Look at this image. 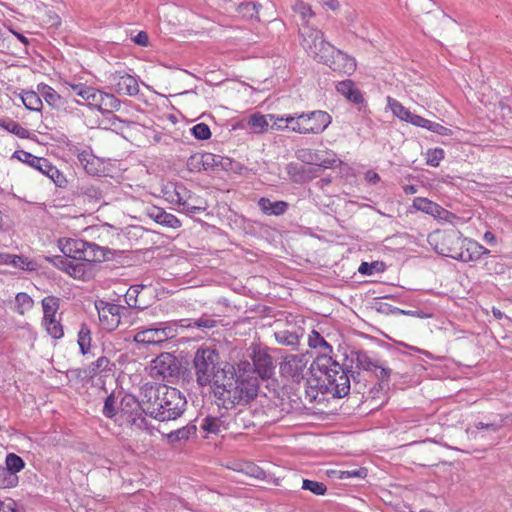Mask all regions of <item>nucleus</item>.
<instances>
[{"label":"nucleus","instance_id":"nucleus-1","mask_svg":"<svg viewBox=\"0 0 512 512\" xmlns=\"http://www.w3.org/2000/svg\"><path fill=\"white\" fill-rule=\"evenodd\" d=\"M185 396L176 388L164 384L142 385L143 412L158 421L179 418L186 408Z\"/></svg>","mask_w":512,"mask_h":512},{"label":"nucleus","instance_id":"nucleus-2","mask_svg":"<svg viewBox=\"0 0 512 512\" xmlns=\"http://www.w3.org/2000/svg\"><path fill=\"white\" fill-rule=\"evenodd\" d=\"M259 391L258 378L253 375H240L234 378V373L228 371L226 378L213 389L215 398L225 408L239 404H248L255 399Z\"/></svg>","mask_w":512,"mask_h":512},{"label":"nucleus","instance_id":"nucleus-3","mask_svg":"<svg viewBox=\"0 0 512 512\" xmlns=\"http://www.w3.org/2000/svg\"><path fill=\"white\" fill-rule=\"evenodd\" d=\"M428 243L437 253L463 262L477 261L480 258L478 244L462 239L460 232L455 229L436 230L430 233Z\"/></svg>","mask_w":512,"mask_h":512},{"label":"nucleus","instance_id":"nucleus-4","mask_svg":"<svg viewBox=\"0 0 512 512\" xmlns=\"http://www.w3.org/2000/svg\"><path fill=\"white\" fill-rule=\"evenodd\" d=\"M195 381L199 387L217 384L226 378L228 371L222 367L220 354L215 346L203 344L197 348L192 360Z\"/></svg>","mask_w":512,"mask_h":512},{"label":"nucleus","instance_id":"nucleus-5","mask_svg":"<svg viewBox=\"0 0 512 512\" xmlns=\"http://www.w3.org/2000/svg\"><path fill=\"white\" fill-rule=\"evenodd\" d=\"M315 364L329 394L336 398L348 395L351 390L350 371L327 355L317 357Z\"/></svg>","mask_w":512,"mask_h":512},{"label":"nucleus","instance_id":"nucleus-6","mask_svg":"<svg viewBox=\"0 0 512 512\" xmlns=\"http://www.w3.org/2000/svg\"><path fill=\"white\" fill-rule=\"evenodd\" d=\"M301 34L303 36L302 45L308 54L318 62L328 65L337 49L324 40L323 33L319 30L310 29L302 31Z\"/></svg>","mask_w":512,"mask_h":512},{"label":"nucleus","instance_id":"nucleus-7","mask_svg":"<svg viewBox=\"0 0 512 512\" xmlns=\"http://www.w3.org/2000/svg\"><path fill=\"white\" fill-rule=\"evenodd\" d=\"M308 361L304 354L286 355L279 364L281 376L293 383H300L307 374Z\"/></svg>","mask_w":512,"mask_h":512},{"label":"nucleus","instance_id":"nucleus-8","mask_svg":"<svg viewBox=\"0 0 512 512\" xmlns=\"http://www.w3.org/2000/svg\"><path fill=\"white\" fill-rule=\"evenodd\" d=\"M43 320L42 323L47 333L54 339H60L64 335L63 326L57 313L60 307V299L55 296H47L42 300Z\"/></svg>","mask_w":512,"mask_h":512},{"label":"nucleus","instance_id":"nucleus-9","mask_svg":"<svg viewBox=\"0 0 512 512\" xmlns=\"http://www.w3.org/2000/svg\"><path fill=\"white\" fill-rule=\"evenodd\" d=\"M47 260L53 263L55 267L60 270L65 271L71 277L75 279L85 280L90 278L92 275L91 265L89 263H84L82 261L68 260L67 258H63L62 256H54L53 258H48Z\"/></svg>","mask_w":512,"mask_h":512},{"label":"nucleus","instance_id":"nucleus-10","mask_svg":"<svg viewBox=\"0 0 512 512\" xmlns=\"http://www.w3.org/2000/svg\"><path fill=\"white\" fill-rule=\"evenodd\" d=\"M355 355L358 371L370 372L377 380L386 381L389 379L391 370L385 367L379 360L370 356L365 351H358Z\"/></svg>","mask_w":512,"mask_h":512},{"label":"nucleus","instance_id":"nucleus-11","mask_svg":"<svg viewBox=\"0 0 512 512\" xmlns=\"http://www.w3.org/2000/svg\"><path fill=\"white\" fill-rule=\"evenodd\" d=\"M109 88L120 95L135 96L139 93V85L132 75L116 71L108 76Z\"/></svg>","mask_w":512,"mask_h":512},{"label":"nucleus","instance_id":"nucleus-12","mask_svg":"<svg viewBox=\"0 0 512 512\" xmlns=\"http://www.w3.org/2000/svg\"><path fill=\"white\" fill-rule=\"evenodd\" d=\"M176 330L171 326L159 327V328H146L139 330L134 335V341L136 343L146 345H159L168 339L175 337Z\"/></svg>","mask_w":512,"mask_h":512},{"label":"nucleus","instance_id":"nucleus-13","mask_svg":"<svg viewBox=\"0 0 512 512\" xmlns=\"http://www.w3.org/2000/svg\"><path fill=\"white\" fill-rule=\"evenodd\" d=\"M179 372V366L176 357L170 353H162L151 363L150 375L163 380L173 377Z\"/></svg>","mask_w":512,"mask_h":512},{"label":"nucleus","instance_id":"nucleus-14","mask_svg":"<svg viewBox=\"0 0 512 512\" xmlns=\"http://www.w3.org/2000/svg\"><path fill=\"white\" fill-rule=\"evenodd\" d=\"M5 464V468L0 467V488L15 487L18 483L16 473L24 468L25 463L20 456L9 453L6 456Z\"/></svg>","mask_w":512,"mask_h":512},{"label":"nucleus","instance_id":"nucleus-15","mask_svg":"<svg viewBox=\"0 0 512 512\" xmlns=\"http://www.w3.org/2000/svg\"><path fill=\"white\" fill-rule=\"evenodd\" d=\"M251 352V358L255 367V370L262 379H269L273 376L275 371V365L271 355L268 353L267 348L260 347L258 345L253 346Z\"/></svg>","mask_w":512,"mask_h":512},{"label":"nucleus","instance_id":"nucleus-16","mask_svg":"<svg viewBox=\"0 0 512 512\" xmlns=\"http://www.w3.org/2000/svg\"><path fill=\"white\" fill-rule=\"evenodd\" d=\"M301 124L304 134H318L323 132L331 123V116L324 111L317 110L309 113H301Z\"/></svg>","mask_w":512,"mask_h":512},{"label":"nucleus","instance_id":"nucleus-17","mask_svg":"<svg viewBox=\"0 0 512 512\" xmlns=\"http://www.w3.org/2000/svg\"><path fill=\"white\" fill-rule=\"evenodd\" d=\"M89 98L86 99V104L89 107L98 109L102 112H110L113 110H119L121 102L113 94L103 92L94 87L91 88Z\"/></svg>","mask_w":512,"mask_h":512},{"label":"nucleus","instance_id":"nucleus-18","mask_svg":"<svg viewBox=\"0 0 512 512\" xmlns=\"http://www.w3.org/2000/svg\"><path fill=\"white\" fill-rule=\"evenodd\" d=\"M89 98L86 99V104L89 107L98 109L102 112H110L113 110H119L121 102L113 94L103 92L94 87L91 88Z\"/></svg>","mask_w":512,"mask_h":512},{"label":"nucleus","instance_id":"nucleus-19","mask_svg":"<svg viewBox=\"0 0 512 512\" xmlns=\"http://www.w3.org/2000/svg\"><path fill=\"white\" fill-rule=\"evenodd\" d=\"M96 308L103 329L113 331L118 328L120 324L121 306L101 301L99 304H96Z\"/></svg>","mask_w":512,"mask_h":512},{"label":"nucleus","instance_id":"nucleus-20","mask_svg":"<svg viewBox=\"0 0 512 512\" xmlns=\"http://www.w3.org/2000/svg\"><path fill=\"white\" fill-rule=\"evenodd\" d=\"M325 383L322 381V377H312L306 382L303 396H300V400L304 404L321 403L326 400V395L329 394L328 390L325 389Z\"/></svg>","mask_w":512,"mask_h":512},{"label":"nucleus","instance_id":"nucleus-21","mask_svg":"<svg viewBox=\"0 0 512 512\" xmlns=\"http://www.w3.org/2000/svg\"><path fill=\"white\" fill-rule=\"evenodd\" d=\"M413 206L415 209L419 211H422L437 219L444 220L447 222H451V220L455 217L451 212L442 208L440 205L430 201L427 198H415L413 201Z\"/></svg>","mask_w":512,"mask_h":512},{"label":"nucleus","instance_id":"nucleus-22","mask_svg":"<svg viewBox=\"0 0 512 512\" xmlns=\"http://www.w3.org/2000/svg\"><path fill=\"white\" fill-rule=\"evenodd\" d=\"M501 401L505 402L507 411L501 412L497 420L482 423V438H485L486 435L490 432L497 431L505 423H512V395L502 394Z\"/></svg>","mask_w":512,"mask_h":512},{"label":"nucleus","instance_id":"nucleus-23","mask_svg":"<svg viewBox=\"0 0 512 512\" xmlns=\"http://www.w3.org/2000/svg\"><path fill=\"white\" fill-rule=\"evenodd\" d=\"M79 164L92 176H98L104 172L103 162L89 150L75 151Z\"/></svg>","mask_w":512,"mask_h":512},{"label":"nucleus","instance_id":"nucleus-24","mask_svg":"<svg viewBox=\"0 0 512 512\" xmlns=\"http://www.w3.org/2000/svg\"><path fill=\"white\" fill-rule=\"evenodd\" d=\"M252 426H255L254 415L249 408L240 409L233 417H230L228 428L233 433H241Z\"/></svg>","mask_w":512,"mask_h":512},{"label":"nucleus","instance_id":"nucleus-25","mask_svg":"<svg viewBox=\"0 0 512 512\" xmlns=\"http://www.w3.org/2000/svg\"><path fill=\"white\" fill-rule=\"evenodd\" d=\"M143 412L142 406V386L140 387L139 397L136 398L131 394H126L120 402L119 413L122 417H125L126 421L138 412Z\"/></svg>","mask_w":512,"mask_h":512},{"label":"nucleus","instance_id":"nucleus-26","mask_svg":"<svg viewBox=\"0 0 512 512\" xmlns=\"http://www.w3.org/2000/svg\"><path fill=\"white\" fill-rule=\"evenodd\" d=\"M352 379L351 389L354 393L365 396L368 388L377 380L370 372L367 371H350V380Z\"/></svg>","mask_w":512,"mask_h":512},{"label":"nucleus","instance_id":"nucleus-27","mask_svg":"<svg viewBox=\"0 0 512 512\" xmlns=\"http://www.w3.org/2000/svg\"><path fill=\"white\" fill-rule=\"evenodd\" d=\"M327 66L333 71L351 74L356 69V62L354 58L337 49Z\"/></svg>","mask_w":512,"mask_h":512},{"label":"nucleus","instance_id":"nucleus-28","mask_svg":"<svg viewBox=\"0 0 512 512\" xmlns=\"http://www.w3.org/2000/svg\"><path fill=\"white\" fill-rule=\"evenodd\" d=\"M84 245L85 241L80 239L67 238L58 240V247L63 253L62 257L72 261H78V255L82 253Z\"/></svg>","mask_w":512,"mask_h":512},{"label":"nucleus","instance_id":"nucleus-29","mask_svg":"<svg viewBox=\"0 0 512 512\" xmlns=\"http://www.w3.org/2000/svg\"><path fill=\"white\" fill-rule=\"evenodd\" d=\"M381 382V380H374L368 388L367 394L362 397V401L369 402L372 409L380 407L386 399V393Z\"/></svg>","mask_w":512,"mask_h":512},{"label":"nucleus","instance_id":"nucleus-30","mask_svg":"<svg viewBox=\"0 0 512 512\" xmlns=\"http://www.w3.org/2000/svg\"><path fill=\"white\" fill-rule=\"evenodd\" d=\"M84 246L82 253L78 255V261L89 263L93 268V263L101 262L104 259V252L98 245L85 241Z\"/></svg>","mask_w":512,"mask_h":512},{"label":"nucleus","instance_id":"nucleus-31","mask_svg":"<svg viewBox=\"0 0 512 512\" xmlns=\"http://www.w3.org/2000/svg\"><path fill=\"white\" fill-rule=\"evenodd\" d=\"M39 93L45 102L53 109H60L64 106V98L52 87L46 84H39L37 86Z\"/></svg>","mask_w":512,"mask_h":512},{"label":"nucleus","instance_id":"nucleus-32","mask_svg":"<svg viewBox=\"0 0 512 512\" xmlns=\"http://www.w3.org/2000/svg\"><path fill=\"white\" fill-rule=\"evenodd\" d=\"M387 103L388 107L396 117H398L402 121H406L415 126H418V123L416 122L415 118H422L421 116L413 114L407 108H405L399 101L391 97L387 98Z\"/></svg>","mask_w":512,"mask_h":512},{"label":"nucleus","instance_id":"nucleus-33","mask_svg":"<svg viewBox=\"0 0 512 512\" xmlns=\"http://www.w3.org/2000/svg\"><path fill=\"white\" fill-rule=\"evenodd\" d=\"M337 91L346 97L349 101L360 104L363 103L364 99L360 90L355 86V83L351 80L341 81L336 86Z\"/></svg>","mask_w":512,"mask_h":512},{"label":"nucleus","instance_id":"nucleus-34","mask_svg":"<svg viewBox=\"0 0 512 512\" xmlns=\"http://www.w3.org/2000/svg\"><path fill=\"white\" fill-rule=\"evenodd\" d=\"M230 416L221 415L220 417L207 416L203 420L202 428L209 433L219 434L228 428Z\"/></svg>","mask_w":512,"mask_h":512},{"label":"nucleus","instance_id":"nucleus-35","mask_svg":"<svg viewBox=\"0 0 512 512\" xmlns=\"http://www.w3.org/2000/svg\"><path fill=\"white\" fill-rule=\"evenodd\" d=\"M13 158H16L19 161L26 163L27 165L34 168L35 170H38L41 173H43L48 163V160L46 158L34 156L31 153L23 150L15 151L13 154Z\"/></svg>","mask_w":512,"mask_h":512},{"label":"nucleus","instance_id":"nucleus-36","mask_svg":"<svg viewBox=\"0 0 512 512\" xmlns=\"http://www.w3.org/2000/svg\"><path fill=\"white\" fill-rule=\"evenodd\" d=\"M18 96H19L21 102L23 103V105L28 110L36 111V112L41 111V109L43 107V102H42V96L39 93L38 89H37V91H32V90L22 91L21 93L18 94Z\"/></svg>","mask_w":512,"mask_h":512},{"label":"nucleus","instance_id":"nucleus-37","mask_svg":"<svg viewBox=\"0 0 512 512\" xmlns=\"http://www.w3.org/2000/svg\"><path fill=\"white\" fill-rule=\"evenodd\" d=\"M150 216L158 223L169 228H179L181 226L180 220L173 214L167 213L162 208L155 207Z\"/></svg>","mask_w":512,"mask_h":512},{"label":"nucleus","instance_id":"nucleus-38","mask_svg":"<svg viewBox=\"0 0 512 512\" xmlns=\"http://www.w3.org/2000/svg\"><path fill=\"white\" fill-rule=\"evenodd\" d=\"M258 205L261 210L266 214L281 215L284 214L288 208V203L284 201L271 202L268 198H260Z\"/></svg>","mask_w":512,"mask_h":512},{"label":"nucleus","instance_id":"nucleus-39","mask_svg":"<svg viewBox=\"0 0 512 512\" xmlns=\"http://www.w3.org/2000/svg\"><path fill=\"white\" fill-rule=\"evenodd\" d=\"M206 207L205 200L189 191L188 200L184 202V208H181V212L195 214L206 210Z\"/></svg>","mask_w":512,"mask_h":512},{"label":"nucleus","instance_id":"nucleus-40","mask_svg":"<svg viewBox=\"0 0 512 512\" xmlns=\"http://www.w3.org/2000/svg\"><path fill=\"white\" fill-rule=\"evenodd\" d=\"M228 164H231V161L228 158H223L222 156L212 153H204L205 171L214 170L219 167L222 169H227Z\"/></svg>","mask_w":512,"mask_h":512},{"label":"nucleus","instance_id":"nucleus-41","mask_svg":"<svg viewBox=\"0 0 512 512\" xmlns=\"http://www.w3.org/2000/svg\"><path fill=\"white\" fill-rule=\"evenodd\" d=\"M301 118L302 115L295 113V114H288L286 116H282L278 119L279 122H285V128L290 129L293 132L304 134V127L301 124Z\"/></svg>","mask_w":512,"mask_h":512},{"label":"nucleus","instance_id":"nucleus-42","mask_svg":"<svg viewBox=\"0 0 512 512\" xmlns=\"http://www.w3.org/2000/svg\"><path fill=\"white\" fill-rule=\"evenodd\" d=\"M292 9L300 16L303 25H307L309 20L315 16L311 6L302 0H297Z\"/></svg>","mask_w":512,"mask_h":512},{"label":"nucleus","instance_id":"nucleus-43","mask_svg":"<svg viewBox=\"0 0 512 512\" xmlns=\"http://www.w3.org/2000/svg\"><path fill=\"white\" fill-rule=\"evenodd\" d=\"M416 122L418 123V127L425 128L429 131H432L434 133H437L439 135H451L452 131L451 129L444 127L443 125L439 123L432 122L425 118H415Z\"/></svg>","mask_w":512,"mask_h":512},{"label":"nucleus","instance_id":"nucleus-44","mask_svg":"<svg viewBox=\"0 0 512 512\" xmlns=\"http://www.w3.org/2000/svg\"><path fill=\"white\" fill-rule=\"evenodd\" d=\"M142 411L138 412L136 415L132 416V418L128 419L126 422L135 429L147 431L149 435L153 434V427L149 424L147 419L142 415Z\"/></svg>","mask_w":512,"mask_h":512},{"label":"nucleus","instance_id":"nucleus-45","mask_svg":"<svg viewBox=\"0 0 512 512\" xmlns=\"http://www.w3.org/2000/svg\"><path fill=\"white\" fill-rule=\"evenodd\" d=\"M259 6L260 5L255 2L240 3L238 6V12L244 18L259 20Z\"/></svg>","mask_w":512,"mask_h":512},{"label":"nucleus","instance_id":"nucleus-46","mask_svg":"<svg viewBox=\"0 0 512 512\" xmlns=\"http://www.w3.org/2000/svg\"><path fill=\"white\" fill-rule=\"evenodd\" d=\"M5 263H11L17 268H21L23 270H29L32 271L35 269L36 264L33 261L28 260L27 258H24L22 256L17 255H5Z\"/></svg>","mask_w":512,"mask_h":512},{"label":"nucleus","instance_id":"nucleus-47","mask_svg":"<svg viewBox=\"0 0 512 512\" xmlns=\"http://www.w3.org/2000/svg\"><path fill=\"white\" fill-rule=\"evenodd\" d=\"M42 174L46 175L49 179H51L58 187H64L67 183L65 176L49 161L47 163V167L45 168Z\"/></svg>","mask_w":512,"mask_h":512},{"label":"nucleus","instance_id":"nucleus-48","mask_svg":"<svg viewBox=\"0 0 512 512\" xmlns=\"http://www.w3.org/2000/svg\"><path fill=\"white\" fill-rule=\"evenodd\" d=\"M78 345L82 354H87L91 346V331L87 325L82 324L78 332Z\"/></svg>","mask_w":512,"mask_h":512},{"label":"nucleus","instance_id":"nucleus-49","mask_svg":"<svg viewBox=\"0 0 512 512\" xmlns=\"http://www.w3.org/2000/svg\"><path fill=\"white\" fill-rule=\"evenodd\" d=\"M15 302L17 312L21 315H24L27 311L31 310L34 305L33 299L24 292H20L16 295Z\"/></svg>","mask_w":512,"mask_h":512},{"label":"nucleus","instance_id":"nucleus-50","mask_svg":"<svg viewBox=\"0 0 512 512\" xmlns=\"http://www.w3.org/2000/svg\"><path fill=\"white\" fill-rule=\"evenodd\" d=\"M385 270V264L381 261H374L372 263L362 262L358 268V272L363 275H372L380 273Z\"/></svg>","mask_w":512,"mask_h":512},{"label":"nucleus","instance_id":"nucleus-51","mask_svg":"<svg viewBox=\"0 0 512 512\" xmlns=\"http://www.w3.org/2000/svg\"><path fill=\"white\" fill-rule=\"evenodd\" d=\"M67 89H70L72 93L80 97L85 103L86 99L89 98L91 93V86L84 83H66Z\"/></svg>","mask_w":512,"mask_h":512},{"label":"nucleus","instance_id":"nucleus-52","mask_svg":"<svg viewBox=\"0 0 512 512\" xmlns=\"http://www.w3.org/2000/svg\"><path fill=\"white\" fill-rule=\"evenodd\" d=\"M249 125L256 133H262L269 125L267 117L260 114H253L249 119Z\"/></svg>","mask_w":512,"mask_h":512},{"label":"nucleus","instance_id":"nucleus-53","mask_svg":"<svg viewBox=\"0 0 512 512\" xmlns=\"http://www.w3.org/2000/svg\"><path fill=\"white\" fill-rule=\"evenodd\" d=\"M187 167L191 172L205 171L204 153H196L187 160Z\"/></svg>","mask_w":512,"mask_h":512},{"label":"nucleus","instance_id":"nucleus-54","mask_svg":"<svg viewBox=\"0 0 512 512\" xmlns=\"http://www.w3.org/2000/svg\"><path fill=\"white\" fill-rule=\"evenodd\" d=\"M3 127L10 133L15 134L19 138L26 139L29 137L30 132L28 129L21 126L18 122L9 121L3 125Z\"/></svg>","mask_w":512,"mask_h":512},{"label":"nucleus","instance_id":"nucleus-55","mask_svg":"<svg viewBox=\"0 0 512 512\" xmlns=\"http://www.w3.org/2000/svg\"><path fill=\"white\" fill-rule=\"evenodd\" d=\"M308 344L311 348H324L329 351L332 349L326 340L315 330L310 333Z\"/></svg>","mask_w":512,"mask_h":512},{"label":"nucleus","instance_id":"nucleus-56","mask_svg":"<svg viewBox=\"0 0 512 512\" xmlns=\"http://www.w3.org/2000/svg\"><path fill=\"white\" fill-rule=\"evenodd\" d=\"M302 489L309 490L315 495H324L327 490L324 483L308 479L303 480Z\"/></svg>","mask_w":512,"mask_h":512},{"label":"nucleus","instance_id":"nucleus-57","mask_svg":"<svg viewBox=\"0 0 512 512\" xmlns=\"http://www.w3.org/2000/svg\"><path fill=\"white\" fill-rule=\"evenodd\" d=\"M119 413L116 407V398L113 394L106 397L103 406V414L107 418H113Z\"/></svg>","mask_w":512,"mask_h":512},{"label":"nucleus","instance_id":"nucleus-58","mask_svg":"<svg viewBox=\"0 0 512 512\" xmlns=\"http://www.w3.org/2000/svg\"><path fill=\"white\" fill-rule=\"evenodd\" d=\"M275 338L278 343L284 345L294 346L298 343V336L295 333L288 331H280L275 333Z\"/></svg>","mask_w":512,"mask_h":512},{"label":"nucleus","instance_id":"nucleus-59","mask_svg":"<svg viewBox=\"0 0 512 512\" xmlns=\"http://www.w3.org/2000/svg\"><path fill=\"white\" fill-rule=\"evenodd\" d=\"M110 370V360L105 357H99L95 362H93L90 366V372L93 375L102 373L104 371Z\"/></svg>","mask_w":512,"mask_h":512},{"label":"nucleus","instance_id":"nucleus-60","mask_svg":"<svg viewBox=\"0 0 512 512\" xmlns=\"http://www.w3.org/2000/svg\"><path fill=\"white\" fill-rule=\"evenodd\" d=\"M195 432V427H183L176 431L171 432L168 435V438L174 442V441H180V440H187L192 433Z\"/></svg>","mask_w":512,"mask_h":512},{"label":"nucleus","instance_id":"nucleus-61","mask_svg":"<svg viewBox=\"0 0 512 512\" xmlns=\"http://www.w3.org/2000/svg\"><path fill=\"white\" fill-rule=\"evenodd\" d=\"M192 134L199 140H206L211 137V131L207 124L199 123L192 127Z\"/></svg>","mask_w":512,"mask_h":512},{"label":"nucleus","instance_id":"nucleus-62","mask_svg":"<svg viewBox=\"0 0 512 512\" xmlns=\"http://www.w3.org/2000/svg\"><path fill=\"white\" fill-rule=\"evenodd\" d=\"M216 323V320L203 316L199 319L192 320L189 324H187V327L211 329L216 326Z\"/></svg>","mask_w":512,"mask_h":512},{"label":"nucleus","instance_id":"nucleus-63","mask_svg":"<svg viewBox=\"0 0 512 512\" xmlns=\"http://www.w3.org/2000/svg\"><path fill=\"white\" fill-rule=\"evenodd\" d=\"M240 471L257 479H261L264 477V471L252 463L244 464Z\"/></svg>","mask_w":512,"mask_h":512},{"label":"nucleus","instance_id":"nucleus-64","mask_svg":"<svg viewBox=\"0 0 512 512\" xmlns=\"http://www.w3.org/2000/svg\"><path fill=\"white\" fill-rule=\"evenodd\" d=\"M444 157V151L442 149H434L428 152L427 164L436 167Z\"/></svg>","mask_w":512,"mask_h":512}]
</instances>
